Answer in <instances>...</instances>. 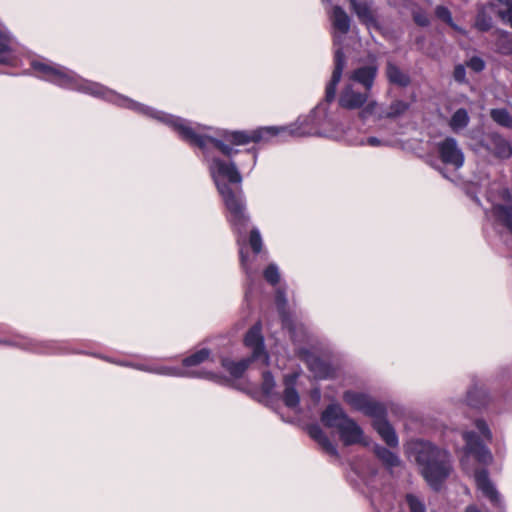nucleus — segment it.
I'll use <instances>...</instances> for the list:
<instances>
[{"label": "nucleus", "instance_id": "24", "mask_svg": "<svg viewBox=\"0 0 512 512\" xmlns=\"http://www.w3.org/2000/svg\"><path fill=\"white\" fill-rule=\"evenodd\" d=\"M469 120L468 112L465 109L460 108L452 115L449 126L454 132H458L468 125Z\"/></svg>", "mask_w": 512, "mask_h": 512}, {"label": "nucleus", "instance_id": "30", "mask_svg": "<svg viewBox=\"0 0 512 512\" xmlns=\"http://www.w3.org/2000/svg\"><path fill=\"white\" fill-rule=\"evenodd\" d=\"M375 453L377 457L382 460L386 465L394 467L399 465L398 457L385 447H376Z\"/></svg>", "mask_w": 512, "mask_h": 512}, {"label": "nucleus", "instance_id": "17", "mask_svg": "<svg viewBox=\"0 0 512 512\" xmlns=\"http://www.w3.org/2000/svg\"><path fill=\"white\" fill-rule=\"evenodd\" d=\"M485 146L490 153L498 158L507 159L512 155L510 143L499 134H490Z\"/></svg>", "mask_w": 512, "mask_h": 512}, {"label": "nucleus", "instance_id": "5", "mask_svg": "<svg viewBox=\"0 0 512 512\" xmlns=\"http://www.w3.org/2000/svg\"><path fill=\"white\" fill-rule=\"evenodd\" d=\"M32 68L37 75L60 87L67 88L72 83L73 72L57 64L44 61H33Z\"/></svg>", "mask_w": 512, "mask_h": 512}, {"label": "nucleus", "instance_id": "44", "mask_svg": "<svg viewBox=\"0 0 512 512\" xmlns=\"http://www.w3.org/2000/svg\"><path fill=\"white\" fill-rule=\"evenodd\" d=\"M465 68L462 65H458L454 70V78L458 82H463L465 80Z\"/></svg>", "mask_w": 512, "mask_h": 512}, {"label": "nucleus", "instance_id": "43", "mask_svg": "<svg viewBox=\"0 0 512 512\" xmlns=\"http://www.w3.org/2000/svg\"><path fill=\"white\" fill-rule=\"evenodd\" d=\"M153 373L164 374V375H179V373L174 368L170 367H159L153 368Z\"/></svg>", "mask_w": 512, "mask_h": 512}, {"label": "nucleus", "instance_id": "50", "mask_svg": "<svg viewBox=\"0 0 512 512\" xmlns=\"http://www.w3.org/2000/svg\"><path fill=\"white\" fill-rule=\"evenodd\" d=\"M277 301H278V304L281 305V306H284L286 304V299H285L283 293H278Z\"/></svg>", "mask_w": 512, "mask_h": 512}, {"label": "nucleus", "instance_id": "16", "mask_svg": "<svg viewBox=\"0 0 512 512\" xmlns=\"http://www.w3.org/2000/svg\"><path fill=\"white\" fill-rule=\"evenodd\" d=\"M373 426L379 433L381 438L389 446H396L398 444V438L392 426L386 420L385 408H382V413L378 416H373Z\"/></svg>", "mask_w": 512, "mask_h": 512}, {"label": "nucleus", "instance_id": "29", "mask_svg": "<svg viewBox=\"0 0 512 512\" xmlns=\"http://www.w3.org/2000/svg\"><path fill=\"white\" fill-rule=\"evenodd\" d=\"M490 117L494 122L497 124L511 128L512 127V116L509 114V112L504 108L499 109H492L490 111Z\"/></svg>", "mask_w": 512, "mask_h": 512}, {"label": "nucleus", "instance_id": "36", "mask_svg": "<svg viewBox=\"0 0 512 512\" xmlns=\"http://www.w3.org/2000/svg\"><path fill=\"white\" fill-rule=\"evenodd\" d=\"M476 27L481 31H488L492 28V19L485 13H479L476 19Z\"/></svg>", "mask_w": 512, "mask_h": 512}, {"label": "nucleus", "instance_id": "15", "mask_svg": "<svg viewBox=\"0 0 512 512\" xmlns=\"http://www.w3.org/2000/svg\"><path fill=\"white\" fill-rule=\"evenodd\" d=\"M348 418L340 405L331 404L322 412L321 422L325 427L335 428L338 431Z\"/></svg>", "mask_w": 512, "mask_h": 512}, {"label": "nucleus", "instance_id": "20", "mask_svg": "<svg viewBox=\"0 0 512 512\" xmlns=\"http://www.w3.org/2000/svg\"><path fill=\"white\" fill-rule=\"evenodd\" d=\"M386 76L389 82L401 87H406L410 84V77L392 62L387 63Z\"/></svg>", "mask_w": 512, "mask_h": 512}, {"label": "nucleus", "instance_id": "23", "mask_svg": "<svg viewBox=\"0 0 512 512\" xmlns=\"http://www.w3.org/2000/svg\"><path fill=\"white\" fill-rule=\"evenodd\" d=\"M333 24L334 27L341 33L346 34L350 28V20L345 11L336 6L333 9Z\"/></svg>", "mask_w": 512, "mask_h": 512}, {"label": "nucleus", "instance_id": "35", "mask_svg": "<svg viewBox=\"0 0 512 512\" xmlns=\"http://www.w3.org/2000/svg\"><path fill=\"white\" fill-rule=\"evenodd\" d=\"M435 14L440 20L444 21L451 27H455L453 20H452L451 13L446 7L437 6L435 9Z\"/></svg>", "mask_w": 512, "mask_h": 512}, {"label": "nucleus", "instance_id": "46", "mask_svg": "<svg viewBox=\"0 0 512 512\" xmlns=\"http://www.w3.org/2000/svg\"><path fill=\"white\" fill-rule=\"evenodd\" d=\"M120 104L123 105V106H126V107H129V108H133V109H140L141 106L139 104H137L136 102L128 99V98H121L120 99Z\"/></svg>", "mask_w": 512, "mask_h": 512}, {"label": "nucleus", "instance_id": "47", "mask_svg": "<svg viewBox=\"0 0 512 512\" xmlns=\"http://www.w3.org/2000/svg\"><path fill=\"white\" fill-rule=\"evenodd\" d=\"M501 8L499 10L512 9V0H497Z\"/></svg>", "mask_w": 512, "mask_h": 512}, {"label": "nucleus", "instance_id": "39", "mask_svg": "<svg viewBox=\"0 0 512 512\" xmlns=\"http://www.w3.org/2000/svg\"><path fill=\"white\" fill-rule=\"evenodd\" d=\"M466 65L468 68L477 73L483 71L485 68L484 60L477 56L470 58Z\"/></svg>", "mask_w": 512, "mask_h": 512}, {"label": "nucleus", "instance_id": "1", "mask_svg": "<svg viewBox=\"0 0 512 512\" xmlns=\"http://www.w3.org/2000/svg\"><path fill=\"white\" fill-rule=\"evenodd\" d=\"M156 117L172 127L179 136L190 145L199 147L203 152H206L210 147H215L227 157H231L238 152V150H235L233 146L267 141L276 136L287 137L304 135L303 133L298 132V129L293 127L269 126L260 127L254 130L225 131L222 135V139H218L199 131L192 127L187 121L179 117L166 114Z\"/></svg>", "mask_w": 512, "mask_h": 512}, {"label": "nucleus", "instance_id": "9", "mask_svg": "<svg viewBox=\"0 0 512 512\" xmlns=\"http://www.w3.org/2000/svg\"><path fill=\"white\" fill-rule=\"evenodd\" d=\"M334 69L332 76L325 89V101L331 103L335 100L337 85L339 84L345 67V55L341 49L335 52Z\"/></svg>", "mask_w": 512, "mask_h": 512}, {"label": "nucleus", "instance_id": "33", "mask_svg": "<svg viewBox=\"0 0 512 512\" xmlns=\"http://www.w3.org/2000/svg\"><path fill=\"white\" fill-rule=\"evenodd\" d=\"M264 278L271 285H276L280 280L278 267L275 264H269L264 270Z\"/></svg>", "mask_w": 512, "mask_h": 512}, {"label": "nucleus", "instance_id": "38", "mask_svg": "<svg viewBox=\"0 0 512 512\" xmlns=\"http://www.w3.org/2000/svg\"><path fill=\"white\" fill-rule=\"evenodd\" d=\"M407 503L411 512H425L424 504L414 495H407Z\"/></svg>", "mask_w": 512, "mask_h": 512}, {"label": "nucleus", "instance_id": "40", "mask_svg": "<svg viewBox=\"0 0 512 512\" xmlns=\"http://www.w3.org/2000/svg\"><path fill=\"white\" fill-rule=\"evenodd\" d=\"M475 425L477 429L480 431V433L488 440L490 441L492 439L491 431L489 430L487 424L483 420H477L475 422Z\"/></svg>", "mask_w": 512, "mask_h": 512}, {"label": "nucleus", "instance_id": "3", "mask_svg": "<svg viewBox=\"0 0 512 512\" xmlns=\"http://www.w3.org/2000/svg\"><path fill=\"white\" fill-rule=\"evenodd\" d=\"M338 105L340 108L349 111L359 110L361 119L376 115L380 108V104L376 100L370 99V92L364 89L360 91L351 82L342 87L338 97Z\"/></svg>", "mask_w": 512, "mask_h": 512}, {"label": "nucleus", "instance_id": "18", "mask_svg": "<svg viewBox=\"0 0 512 512\" xmlns=\"http://www.w3.org/2000/svg\"><path fill=\"white\" fill-rule=\"evenodd\" d=\"M475 482L479 490L484 496L489 498L492 502H498L499 495L493 484L489 480L488 472L485 469L477 470L475 472Z\"/></svg>", "mask_w": 512, "mask_h": 512}, {"label": "nucleus", "instance_id": "13", "mask_svg": "<svg viewBox=\"0 0 512 512\" xmlns=\"http://www.w3.org/2000/svg\"><path fill=\"white\" fill-rule=\"evenodd\" d=\"M68 89L77 90L103 98H107L112 95V92L106 87L98 83L82 80L75 73L72 75V83L68 86Z\"/></svg>", "mask_w": 512, "mask_h": 512}, {"label": "nucleus", "instance_id": "37", "mask_svg": "<svg viewBox=\"0 0 512 512\" xmlns=\"http://www.w3.org/2000/svg\"><path fill=\"white\" fill-rule=\"evenodd\" d=\"M275 387V381L269 371L263 372L262 391L265 394H270Z\"/></svg>", "mask_w": 512, "mask_h": 512}, {"label": "nucleus", "instance_id": "7", "mask_svg": "<svg viewBox=\"0 0 512 512\" xmlns=\"http://www.w3.org/2000/svg\"><path fill=\"white\" fill-rule=\"evenodd\" d=\"M437 150L441 161L452 165L456 169L462 167L464 163V154L458 147L457 141L452 137H447L437 144Z\"/></svg>", "mask_w": 512, "mask_h": 512}, {"label": "nucleus", "instance_id": "14", "mask_svg": "<svg viewBox=\"0 0 512 512\" xmlns=\"http://www.w3.org/2000/svg\"><path fill=\"white\" fill-rule=\"evenodd\" d=\"M338 433L345 446L363 442V431L361 427L350 417L341 425Z\"/></svg>", "mask_w": 512, "mask_h": 512}, {"label": "nucleus", "instance_id": "41", "mask_svg": "<svg viewBox=\"0 0 512 512\" xmlns=\"http://www.w3.org/2000/svg\"><path fill=\"white\" fill-rule=\"evenodd\" d=\"M498 16L501 18V20L507 24L510 25L512 28V9L509 10H499Z\"/></svg>", "mask_w": 512, "mask_h": 512}, {"label": "nucleus", "instance_id": "26", "mask_svg": "<svg viewBox=\"0 0 512 512\" xmlns=\"http://www.w3.org/2000/svg\"><path fill=\"white\" fill-rule=\"evenodd\" d=\"M211 352L209 349L203 348L198 350L197 352L191 354L190 356L183 359V366L185 367H193L198 366L210 358Z\"/></svg>", "mask_w": 512, "mask_h": 512}, {"label": "nucleus", "instance_id": "4", "mask_svg": "<svg viewBox=\"0 0 512 512\" xmlns=\"http://www.w3.org/2000/svg\"><path fill=\"white\" fill-rule=\"evenodd\" d=\"M217 189L229 213L228 221L239 234L244 233L249 222V216L246 214V205L241 188L233 190L228 184L217 182Z\"/></svg>", "mask_w": 512, "mask_h": 512}, {"label": "nucleus", "instance_id": "49", "mask_svg": "<svg viewBox=\"0 0 512 512\" xmlns=\"http://www.w3.org/2000/svg\"><path fill=\"white\" fill-rule=\"evenodd\" d=\"M367 144L370 146H379V145H381V140H379L376 137H369L367 139Z\"/></svg>", "mask_w": 512, "mask_h": 512}, {"label": "nucleus", "instance_id": "27", "mask_svg": "<svg viewBox=\"0 0 512 512\" xmlns=\"http://www.w3.org/2000/svg\"><path fill=\"white\" fill-rule=\"evenodd\" d=\"M495 45L499 53L504 55L512 54V33L500 32Z\"/></svg>", "mask_w": 512, "mask_h": 512}, {"label": "nucleus", "instance_id": "25", "mask_svg": "<svg viewBox=\"0 0 512 512\" xmlns=\"http://www.w3.org/2000/svg\"><path fill=\"white\" fill-rule=\"evenodd\" d=\"M251 360H241L239 362H233L228 359L222 360V366L234 377H240L248 368Z\"/></svg>", "mask_w": 512, "mask_h": 512}, {"label": "nucleus", "instance_id": "12", "mask_svg": "<svg viewBox=\"0 0 512 512\" xmlns=\"http://www.w3.org/2000/svg\"><path fill=\"white\" fill-rule=\"evenodd\" d=\"M262 327L260 323H256L246 333L244 342L245 345L252 349V357L254 359L264 356L265 362L268 361V356L264 351V340L262 336Z\"/></svg>", "mask_w": 512, "mask_h": 512}, {"label": "nucleus", "instance_id": "48", "mask_svg": "<svg viewBox=\"0 0 512 512\" xmlns=\"http://www.w3.org/2000/svg\"><path fill=\"white\" fill-rule=\"evenodd\" d=\"M414 19L421 26H427L429 24V21L425 16L416 15Z\"/></svg>", "mask_w": 512, "mask_h": 512}, {"label": "nucleus", "instance_id": "8", "mask_svg": "<svg viewBox=\"0 0 512 512\" xmlns=\"http://www.w3.org/2000/svg\"><path fill=\"white\" fill-rule=\"evenodd\" d=\"M209 169L216 184L217 182H220V177L227 179L230 183L240 184L242 181V177L233 162L213 158L209 165Z\"/></svg>", "mask_w": 512, "mask_h": 512}, {"label": "nucleus", "instance_id": "22", "mask_svg": "<svg viewBox=\"0 0 512 512\" xmlns=\"http://www.w3.org/2000/svg\"><path fill=\"white\" fill-rule=\"evenodd\" d=\"M409 109V104L403 100H394L387 112L383 113L381 112V109L379 108L378 113L375 116H378V118H397L401 115H403L407 110Z\"/></svg>", "mask_w": 512, "mask_h": 512}, {"label": "nucleus", "instance_id": "32", "mask_svg": "<svg viewBox=\"0 0 512 512\" xmlns=\"http://www.w3.org/2000/svg\"><path fill=\"white\" fill-rule=\"evenodd\" d=\"M249 244L254 253L258 254L261 252L263 242L258 229L254 228L250 231Z\"/></svg>", "mask_w": 512, "mask_h": 512}, {"label": "nucleus", "instance_id": "21", "mask_svg": "<svg viewBox=\"0 0 512 512\" xmlns=\"http://www.w3.org/2000/svg\"><path fill=\"white\" fill-rule=\"evenodd\" d=\"M294 376L285 377V390L283 393V401L289 408H296L299 405V394L294 388Z\"/></svg>", "mask_w": 512, "mask_h": 512}, {"label": "nucleus", "instance_id": "19", "mask_svg": "<svg viewBox=\"0 0 512 512\" xmlns=\"http://www.w3.org/2000/svg\"><path fill=\"white\" fill-rule=\"evenodd\" d=\"M308 433L328 454L338 457L336 446L329 440L319 425H311L308 428Z\"/></svg>", "mask_w": 512, "mask_h": 512}, {"label": "nucleus", "instance_id": "6", "mask_svg": "<svg viewBox=\"0 0 512 512\" xmlns=\"http://www.w3.org/2000/svg\"><path fill=\"white\" fill-rule=\"evenodd\" d=\"M343 399L351 408L369 417L380 415L384 407L382 404L372 400L369 396L353 391H346L343 395Z\"/></svg>", "mask_w": 512, "mask_h": 512}, {"label": "nucleus", "instance_id": "10", "mask_svg": "<svg viewBox=\"0 0 512 512\" xmlns=\"http://www.w3.org/2000/svg\"><path fill=\"white\" fill-rule=\"evenodd\" d=\"M463 438L466 442V454H473L476 459L483 464H489L492 462V455L490 451L482 445L474 432H465L463 434Z\"/></svg>", "mask_w": 512, "mask_h": 512}, {"label": "nucleus", "instance_id": "52", "mask_svg": "<svg viewBox=\"0 0 512 512\" xmlns=\"http://www.w3.org/2000/svg\"><path fill=\"white\" fill-rule=\"evenodd\" d=\"M240 255H241V261H242V264H244V263H245V257H244V255H243V252H241V253H240Z\"/></svg>", "mask_w": 512, "mask_h": 512}, {"label": "nucleus", "instance_id": "11", "mask_svg": "<svg viewBox=\"0 0 512 512\" xmlns=\"http://www.w3.org/2000/svg\"><path fill=\"white\" fill-rule=\"evenodd\" d=\"M377 73L378 67L376 65L362 66L350 73L349 82L359 83L364 90L371 93Z\"/></svg>", "mask_w": 512, "mask_h": 512}, {"label": "nucleus", "instance_id": "42", "mask_svg": "<svg viewBox=\"0 0 512 512\" xmlns=\"http://www.w3.org/2000/svg\"><path fill=\"white\" fill-rule=\"evenodd\" d=\"M110 362H113V363H116V364H119V365H122V366H128V367H133V368H136L138 370H142V371H147V372H153V368H150L148 366H145V365H136V364H132V363H127V362H116V361H111L109 360Z\"/></svg>", "mask_w": 512, "mask_h": 512}, {"label": "nucleus", "instance_id": "31", "mask_svg": "<svg viewBox=\"0 0 512 512\" xmlns=\"http://www.w3.org/2000/svg\"><path fill=\"white\" fill-rule=\"evenodd\" d=\"M12 42L0 41V64H8L13 59Z\"/></svg>", "mask_w": 512, "mask_h": 512}, {"label": "nucleus", "instance_id": "28", "mask_svg": "<svg viewBox=\"0 0 512 512\" xmlns=\"http://www.w3.org/2000/svg\"><path fill=\"white\" fill-rule=\"evenodd\" d=\"M354 12L358 18L364 23H370L374 21L373 13L366 3L357 2L356 0H350Z\"/></svg>", "mask_w": 512, "mask_h": 512}, {"label": "nucleus", "instance_id": "34", "mask_svg": "<svg viewBox=\"0 0 512 512\" xmlns=\"http://www.w3.org/2000/svg\"><path fill=\"white\" fill-rule=\"evenodd\" d=\"M310 369L315 373L316 377L326 378L328 376V369L326 365L318 359L310 363Z\"/></svg>", "mask_w": 512, "mask_h": 512}, {"label": "nucleus", "instance_id": "51", "mask_svg": "<svg viewBox=\"0 0 512 512\" xmlns=\"http://www.w3.org/2000/svg\"><path fill=\"white\" fill-rule=\"evenodd\" d=\"M466 512H481V511L478 510L475 506H469V507H467Z\"/></svg>", "mask_w": 512, "mask_h": 512}, {"label": "nucleus", "instance_id": "2", "mask_svg": "<svg viewBox=\"0 0 512 512\" xmlns=\"http://www.w3.org/2000/svg\"><path fill=\"white\" fill-rule=\"evenodd\" d=\"M416 461L422 476L435 490L441 487L452 472L451 457L448 452L429 442L418 445Z\"/></svg>", "mask_w": 512, "mask_h": 512}, {"label": "nucleus", "instance_id": "45", "mask_svg": "<svg viewBox=\"0 0 512 512\" xmlns=\"http://www.w3.org/2000/svg\"><path fill=\"white\" fill-rule=\"evenodd\" d=\"M0 40L1 41L13 42L12 35L10 34V32L3 25H0Z\"/></svg>", "mask_w": 512, "mask_h": 512}]
</instances>
